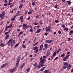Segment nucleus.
Masks as SVG:
<instances>
[{
    "instance_id": "nucleus-1",
    "label": "nucleus",
    "mask_w": 73,
    "mask_h": 73,
    "mask_svg": "<svg viewBox=\"0 0 73 73\" xmlns=\"http://www.w3.org/2000/svg\"><path fill=\"white\" fill-rule=\"evenodd\" d=\"M42 60H41L40 61L41 64H42L43 62L45 63V58H46V56H42Z\"/></svg>"
},
{
    "instance_id": "nucleus-2",
    "label": "nucleus",
    "mask_w": 73,
    "mask_h": 73,
    "mask_svg": "<svg viewBox=\"0 0 73 73\" xmlns=\"http://www.w3.org/2000/svg\"><path fill=\"white\" fill-rule=\"evenodd\" d=\"M20 57H21V56L20 55L18 58V59L17 60V63L16 64V67L18 66L19 65V64L20 60V58H21Z\"/></svg>"
},
{
    "instance_id": "nucleus-3",
    "label": "nucleus",
    "mask_w": 73,
    "mask_h": 73,
    "mask_svg": "<svg viewBox=\"0 0 73 73\" xmlns=\"http://www.w3.org/2000/svg\"><path fill=\"white\" fill-rule=\"evenodd\" d=\"M10 42H11V44H14V43L15 42V40H13V39H11L7 43L9 44Z\"/></svg>"
},
{
    "instance_id": "nucleus-4",
    "label": "nucleus",
    "mask_w": 73,
    "mask_h": 73,
    "mask_svg": "<svg viewBox=\"0 0 73 73\" xmlns=\"http://www.w3.org/2000/svg\"><path fill=\"white\" fill-rule=\"evenodd\" d=\"M8 65V63H6L5 64H3L1 66V69H3L5 67H6Z\"/></svg>"
},
{
    "instance_id": "nucleus-5",
    "label": "nucleus",
    "mask_w": 73,
    "mask_h": 73,
    "mask_svg": "<svg viewBox=\"0 0 73 73\" xmlns=\"http://www.w3.org/2000/svg\"><path fill=\"white\" fill-rule=\"evenodd\" d=\"M45 42H47V43H48V44H49V43H50L52 42V40H45Z\"/></svg>"
},
{
    "instance_id": "nucleus-6",
    "label": "nucleus",
    "mask_w": 73,
    "mask_h": 73,
    "mask_svg": "<svg viewBox=\"0 0 73 73\" xmlns=\"http://www.w3.org/2000/svg\"><path fill=\"white\" fill-rule=\"evenodd\" d=\"M43 48V45H40V48L39 49V51H41V50H42Z\"/></svg>"
},
{
    "instance_id": "nucleus-7",
    "label": "nucleus",
    "mask_w": 73,
    "mask_h": 73,
    "mask_svg": "<svg viewBox=\"0 0 73 73\" xmlns=\"http://www.w3.org/2000/svg\"><path fill=\"white\" fill-rule=\"evenodd\" d=\"M46 32H50V29H48V27H46Z\"/></svg>"
},
{
    "instance_id": "nucleus-8",
    "label": "nucleus",
    "mask_w": 73,
    "mask_h": 73,
    "mask_svg": "<svg viewBox=\"0 0 73 73\" xmlns=\"http://www.w3.org/2000/svg\"><path fill=\"white\" fill-rule=\"evenodd\" d=\"M45 68H46V67H44L42 68L40 70V72H42V71H43V70H44V69H45Z\"/></svg>"
},
{
    "instance_id": "nucleus-9",
    "label": "nucleus",
    "mask_w": 73,
    "mask_h": 73,
    "mask_svg": "<svg viewBox=\"0 0 73 73\" xmlns=\"http://www.w3.org/2000/svg\"><path fill=\"white\" fill-rule=\"evenodd\" d=\"M20 13V11H17V14H16V16H19V13Z\"/></svg>"
},
{
    "instance_id": "nucleus-10",
    "label": "nucleus",
    "mask_w": 73,
    "mask_h": 73,
    "mask_svg": "<svg viewBox=\"0 0 73 73\" xmlns=\"http://www.w3.org/2000/svg\"><path fill=\"white\" fill-rule=\"evenodd\" d=\"M71 68V65H69L68 67H67V70H69V69H70Z\"/></svg>"
},
{
    "instance_id": "nucleus-11",
    "label": "nucleus",
    "mask_w": 73,
    "mask_h": 73,
    "mask_svg": "<svg viewBox=\"0 0 73 73\" xmlns=\"http://www.w3.org/2000/svg\"><path fill=\"white\" fill-rule=\"evenodd\" d=\"M38 47H37L36 46H35L33 48V49L34 50H36L37 49H38Z\"/></svg>"
},
{
    "instance_id": "nucleus-12",
    "label": "nucleus",
    "mask_w": 73,
    "mask_h": 73,
    "mask_svg": "<svg viewBox=\"0 0 73 73\" xmlns=\"http://www.w3.org/2000/svg\"><path fill=\"white\" fill-rule=\"evenodd\" d=\"M44 47L45 48V49H48V44H44Z\"/></svg>"
},
{
    "instance_id": "nucleus-13",
    "label": "nucleus",
    "mask_w": 73,
    "mask_h": 73,
    "mask_svg": "<svg viewBox=\"0 0 73 73\" xmlns=\"http://www.w3.org/2000/svg\"><path fill=\"white\" fill-rule=\"evenodd\" d=\"M63 64L64 65H68L69 64L67 62H65L63 63Z\"/></svg>"
},
{
    "instance_id": "nucleus-14",
    "label": "nucleus",
    "mask_w": 73,
    "mask_h": 73,
    "mask_svg": "<svg viewBox=\"0 0 73 73\" xmlns=\"http://www.w3.org/2000/svg\"><path fill=\"white\" fill-rule=\"evenodd\" d=\"M0 46H2V47H3L5 46V44H4V43H1Z\"/></svg>"
},
{
    "instance_id": "nucleus-15",
    "label": "nucleus",
    "mask_w": 73,
    "mask_h": 73,
    "mask_svg": "<svg viewBox=\"0 0 73 73\" xmlns=\"http://www.w3.org/2000/svg\"><path fill=\"white\" fill-rule=\"evenodd\" d=\"M60 51H61V49L59 48L57 50V51L56 52V53H57V54H58V53H59V52H60Z\"/></svg>"
},
{
    "instance_id": "nucleus-16",
    "label": "nucleus",
    "mask_w": 73,
    "mask_h": 73,
    "mask_svg": "<svg viewBox=\"0 0 73 73\" xmlns=\"http://www.w3.org/2000/svg\"><path fill=\"white\" fill-rule=\"evenodd\" d=\"M23 19H24V17L23 16H21L19 18V20H23Z\"/></svg>"
},
{
    "instance_id": "nucleus-17",
    "label": "nucleus",
    "mask_w": 73,
    "mask_h": 73,
    "mask_svg": "<svg viewBox=\"0 0 73 73\" xmlns=\"http://www.w3.org/2000/svg\"><path fill=\"white\" fill-rule=\"evenodd\" d=\"M67 68V66H66L64 65L62 67V68L64 69H66Z\"/></svg>"
},
{
    "instance_id": "nucleus-18",
    "label": "nucleus",
    "mask_w": 73,
    "mask_h": 73,
    "mask_svg": "<svg viewBox=\"0 0 73 73\" xmlns=\"http://www.w3.org/2000/svg\"><path fill=\"white\" fill-rule=\"evenodd\" d=\"M35 53H38V49H37V50H35L34 51Z\"/></svg>"
},
{
    "instance_id": "nucleus-19",
    "label": "nucleus",
    "mask_w": 73,
    "mask_h": 73,
    "mask_svg": "<svg viewBox=\"0 0 73 73\" xmlns=\"http://www.w3.org/2000/svg\"><path fill=\"white\" fill-rule=\"evenodd\" d=\"M40 30L41 31V29H39L36 32L37 33H39L40 32Z\"/></svg>"
},
{
    "instance_id": "nucleus-20",
    "label": "nucleus",
    "mask_w": 73,
    "mask_h": 73,
    "mask_svg": "<svg viewBox=\"0 0 73 73\" xmlns=\"http://www.w3.org/2000/svg\"><path fill=\"white\" fill-rule=\"evenodd\" d=\"M65 56V54L64 53L61 55V56H60V57H64Z\"/></svg>"
},
{
    "instance_id": "nucleus-21",
    "label": "nucleus",
    "mask_w": 73,
    "mask_h": 73,
    "mask_svg": "<svg viewBox=\"0 0 73 73\" xmlns=\"http://www.w3.org/2000/svg\"><path fill=\"white\" fill-rule=\"evenodd\" d=\"M64 30L66 31H68V28L65 27L64 28Z\"/></svg>"
},
{
    "instance_id": "nucleus-22",
    "label": "nucleus",
    "mask_w": 73,
    "mask_h": 73,
    "mask_svg": "<svg viewBox=\"0 0 73 73\" xmlns=\"http://www.w3.org/2000/svg\"><path fill=\"white\" fill-rule=\"evenodd\" d=\"M23 6V5L22 4H21L19 7V8H20V9L21 8H22V7Z\"/></svg>"
},
{
    "instance_id": "nucleus-23",
    "label": "nucleus",
    "mask_w": 73,
    "mask_h": 73,
    "mask_svg": "<svg viewBox=\"0 0 73 73\" xmlns=\"http://www.w3.org/2000/svg\"><path fill=\"white\" fill-rule=\"evenodd\" d=\"M9 35H7L5 36V39H7L9 37Z\"/></svg>"
},
{
    "instance_id": "nucleus-24",
    "label": "nucleus",
    "mask_w": 73,
    "mask_h": 73,
    "mask_svg": "<svg viewBox=\"0 0 73 73\" xmlns=\"http://www.w3.org/2000/svg\"><path fill=\"white\" fill-rule=\"evenodd\" d=\"M22 46L23 48H26V46H25V45H24L23 44H22Z\"/></svg>"
},
{
    "instance_id": "nucleus-25",
    "label": "nucleus",
    "mask_w": 73,
    "mask_h": 73,
    "mask_svg": "<svg viewBox=\"0 0 73 73\" xmlns=\"http://www.w3.org/2000/svg\"><path fill=\"white\" fill-rule=\"evenodd\" d=\"M24 67V66L22 64L20 66V69H21L22 68H23Z\"/></svg>"
},
{
    "instance_id": "nucleus-26",
    "label": "nucleus",
    "mask_w": 73,
    "mask_h": 73,
    "mask_svg": "<svg viewBox=\"0 0 73 73\" xmlns=\"http://www.w3.org/2000/svg\"><path fill=\"white\" fill-rule=\"evenodd\" d=\"M56 53H57V52H55L53 54V56H56Z\"/></svg>"
},
{
    "instance_id": "nucleus-27",
    "label": "nucleus",
    "mask_w": 73,
    "mask_h": 73,
    "mask_svg": "<svg viewBox=\"0 0 73 73\" xmlns=\"http://www.w3.org/2000/svg\"><path fill=\"white\" fill-rule=\"evenodd\" d=\"M67 3H68V4L69 5H70V4H71V2H70V1H67Z\"/></svg>"
},
{
    "instance_id": "nucleus-28",
    "label": "nucleus",
    "mask_w": 73,
    "mask_h": 73,
    "mask_svg": "<svg viewBox=\"0 0 73 73\" xmlns=\"http://www.w3.org/2000/svg\"><path fill=\"white\" fill-rule=\"evenodd\" d=\"M44 72L45 73H48V72H49V70H45Z\"/></svg>"
},
{
    "instance_id": "nucleus-29",
    "label": "nucleus",
    "mask_w": 73,
    "mask_h": 73,
    "mask_svg": "<svg viewBox=\"0 0 73 73\" xmlns=\"http://www.w3.org/2000/svg\"><path fill=\"white\" fill-rule=\"evenodd\" d=\"M16 70V69L15 68H14L13 70H11V73H13L14 71Z\"/></svg>"
},
{
    "instance_id": "nucleus-30",
    "label": "nucleus",
    "mask_w": 73,
    "mask_h": 73,
    "mask_svg": "<svg viewBox=\"0 0 73 73\" xmlns=\"http://www.w3.org/2000/svg\"><path fill=\"white\" fill-rule=\"evenodd\" d=\"M70 55H66L65 56V57L67 58H68H68H69V56H70Z\"/></svg>"
},
{
    "instance_id": "nucleus-31",
    "label": "nucleus",
    "mask_w": 73,
    "mask_h": 73,
    "mask_svg": "<svg viewBox=\"0 0 73 73\" xmlns=\"http://www.w3.org/2000/svg\"><path fill=\"white\" fill-rule=\"evenodd\" d=\"M25 1V0H22L20 1L21 3H24Z\"/></svg>"
},
{
    "instance_id": "nucleus-32",
    "label": "nucleus",
    "mask_w": 73,
    "mask_h": 73,
    "mask_svg": "<svg viewBox=\"0 0 73 73\" xmlns=\"http://www.w3.org/2000/svg\"><path fill=\"white\" fill-rule=\"evenodd\" d=\"M16 16H15L13 18H12V21H14L15 19V18H16Z\"/></svg>"
},
{
    "instance_id": "nucleus-33",
    "label": "nucleus",
    "mask_w": 73,
    "mask_h": 73,
    "mask_svg": "<svg viewBox=\"0 0 73 73\" xmlns=\"http://www.w3.org/2000/svg\"><path fill=\"white\" fill-rule=\"evenodd\" d=\"M33 65L34 66H35V68H36V66H37V64L35 63L33 64Z\"/></svg>"
},
{
    "instance_id": "nucleus-34",
    "label": "nucleus",
    "mask_w": 73,
    "mask_h": 73,
    "mask_svg": "<svg viewBox=\"0 0 73 73\" xmlns=\"http://www.w3.org/2000/svg\"><path fill=\"white\" fill-rule=\"evenodd\" d=\"M26 26H27V24H24L23 25V27L24 28H25V27H26Z\"/></svg>"
},
{
    "instance_id": "nucleus-35",
    "label": "nucleus",
    "mask_w": 73,
    "mask_h": 73,
    "mask_svg": "<svg viewBox=\"0 0 73 73\" xmlns=\"http://www.w3.org/2000/svg\"><path fill=\"white\" fill-rule=\"evenodd\" d=\"M55 22L56 23H59V21L58 20H56L55 21Z\"/></svg>"
},
{
    "instance_id": "nucleus-36",
    "label": "nucleus",
    "mask_w": 73,
    "mask_h": 73,
    "mask_svg": "<svg viewBox=\"0 0 73 73\" xmlns=\"http://www.w3.org/2000/svg\"><path fill=\"white\" fill-rule=\"evenodd\" d=\"M35 4H36L35 3V2H33L32 3V5H33V6H35Z\"/></svg>"
},
{
    "instance_id": "nucleus-37",
    "label": "nucleus",
    "mask_w": 73,
    "mask_h": 73,
    "mask_svg": "<svg viewBox=\"0 0 73 73\" xmlns=\"http://www.w3.org/2000/svg\"><path fill=\"white\" fill-rule=\"evenodd\" d=\"M37 44H38V42H36L35 44L33 45V46H36V45H37Z\"/></svg>"
},
{
    "instance_id": "nucleus-38",
    "label": "nucleus",
    "mask_w": 73,
    "mask_h": 73,
    "mask_svg": "<svg viewBox=\"0 0 73 73\" xmlns=\"http://www.w3.org/2000/svg\"><path fill=\"white\" fill-rule=\"evenodd\" d=\"M9 33L8 32H5V36L7 35H8Z\"/></svg>"
},
{
    "instance_id": "nucleus-39",
    "label": "nucleus",
    "mask_w": 73,
    "mask_h": 73,
    "mask_svg": "<svg viewBox=\"0 0 73 73\" xmlns=\"http://www.w3.org/2000/svg\"><path fill=\"white\" fill-rule=\"evenodd\" d=\"M69 33H73V31L71 30L70 31Z\"/></svg>"
},
{
    "instance_id": "nucleus-40",
    "label": "nucleus",
    "mask_w": 73,
    "mask_h": 73,
    "mask_svg": "<svg viewBox=\"0 0 73 73\" xmlns=\"http://www.w3.org/2000/svg\"><path fill=\"white\" fill-rule=\"evenodd\" d=\"M30 70H31V68H29L27 69V72H29V71Z\"/></svg>"
},
{
    "instance_id": "nucleus-41",
    "label": "nucleus",
    "mask_w": 73,
    "mask_h": 73,
    "mask_svg": "<svg viewBox=\"0 0 73 73\" xmlns=\"http://www.w3.org/2000/svg\"><path fill=\"white\" fill-rule=\"evenodd\" d=\"M29 31H30V32H32V31H33V29L32 28L31 29H30L29 30Z\"/></svg>"
},
{
    "instance_id": "nucleus-42",
    "label": "nucleus",
    "mask_w": 73,
    "mask_h": 73,
    "mask_svg": "<svg viewBox=\"0 0 73 73\" xmlns=\"http://www.w3.org/2000/svg\"><path fill=\"white\" fill-rule=\"evenodd\" d=\"M36 18H37V19H38V18H39V15H37L36 16Z\"/></svg>"
},
{
    "instance_id": "nucleus-43",
    "label": "nucleus",
    "mask_w": 73,
    "mask_h": 73,
    "mask_svg": "<svg viewBox=\"0 0 73 73\" xmlns=\"http://www.w3.org/2000/svg\"><path fill=\"white\" fill-rule=\"evenodd\" d=\"M58 6V5H56L55 8H57V6Z\"/></svg>"
},
{
    "instance_id": "nucleus-44",
    "label": "nucleus",
    "mask_w": 73,
    "mask_h": 73,
    "mask_svg": "<svg viewBox=\"0 0 73 73\" xmlns=\"http://www.w3.org/2000/svg\"><path fill=\"white\" fill-rule=\"evenodd\" d=\"M19 43H18L17 44H16L15 45V48H16V47L17 46H18L19 45Z\"/></svg>"
},
{
    "instance_id": "nucleus-45",
    "label": "nucleus",
    "mask_w": 73,
    "mask_h": 73,
    "mask_svg": "<svg viewBox=\"0 0 73 73\" xmlns=\"http://www.w3.org/2000/svg\"><path fill=\"white\" fill-rule=\"evenodd\" d=\"M1 16V19H3V17H4L5 16V15H3L2 14V15Z\"/></svg>"
},
{
    "instance_id": "nucleus-46",
    "label": "nucleus",
    "mask_w": 73,
    "mask_h": 73,
    "mask_svg": "<svg viewBox=\"0 0 73 73\" xmlns=\"http://www.w3.org/2000/svg\"><path fill=\"white\" fill-rule=\"evenodd\" d=\"M13 6H14V5L13 4L10 5V8H12V7H13Z\"/></svg>"
},
{
    "instance_id": "nucleus-47",
    "label": "nucleus",
    "mask_w": 73,
    "mask_h": 73,
    "mask_svg": "<svg viewBox=\"0 0 73 73\" xmlns=\"http://www.w3.org/2000/svg\"><path fill=\"white\" fill-rule=\"evenodd\" d=\"M38 24L37 23H34L35 25H38Z\"/></svg>"
},
{
    "instance_id": "nucleus-48",
    "label": "nucleus",
    "mask_w": 73,
    "mask_h": 73,
    "mask_svg": "<svg viewBox=\"0 0 73 73\" xmlns=\"http://www.w3.org/2000/svg\"><path fill=\"white\" fill-rule=\"evenodd\" d=\"M58 57H57L56 58H55V59H54V61H55L56 60H57V59H58Z\"/></svg>"
},
{
    "instance_id": "nucleus-49",
    "label": "nucleus",
    "mask_w": 73,
    "mask_h": 73,
    "mask_svg": "<svg viewBox=\"0 0 73 73\" xmlns=\"http://www.w3.org/2000/svg\"><path fill=\"white\" fill-rule=\"evenodd\" d=\"M23 32L22 31H21L19 33V35H22V34H23Z\"/></svg>"
},
{
    "instance_id": "nucleus-50",
    "label": "nucleus",
    "mask_w": 73,
    "mask_h": 73,
    "mask_svg": "<svg viewBox=\"0 0 73 73\" xmlns=\"http://www.w3.org/2000/svg\"><path fill=\"white\" fill-rule=\"evenodd\" d=\"M49 54L48 53H47L46 54V56H49Z\"/></svg>"
},
{
    "instance_id": "nucleus-51",
    "label": "nucleus",
    "mask_w": 73,
    "mask_h": 73,
    "mask_svg": "<svg viewBox=\"0 0 73 73\" xmlns=\"http://www.w3.org/2000/svg\"><path fill=\"white\" fill-rule=\"evenodd\" d=\"M12 3L11 2H9L7 4V5H11Z\"/></svg>"
},
{
    "instance_id": "nucleus-52",
    "label": "nucleus",
    "mask_w": 73,
    "mask_h": 73,
    "mask_svg": "<svg viewBox=\"0 0 73 73\" xmlns=\"http://www.w3.org/2000/svg\"><path fill=\"white\" fill-rule=\"evenodd\" d=\"M62 28H64V27H65V25H62Z\"/></svg>"
},
{
    "instance_id": "nucleus-53",
    "label": "nucleus",
    "mask_w": 73,
    "mask_h": 73,
    "mask_svg": "<svg viewBox=\"0 0 73 73\" xmlns=\"http://www.w3.org/2000/svg\"><path fill=\"white\" fill-rule=\"evenodd\" d=\"M32 12L31 11H29L28 12V14H32Z\"/></svg>"
},
{
    "instance_id": "nucleus-54",
    "label": "nucleus",
    "mask_w": 73,
    "mask_h": 73,
    "mask_svg": "<svg viewBox=\"0 0 73 73\" xmlns=\"http://www.w3.org/2000/svg\"><path fill=\"white\" fill-rule=\"evenodd\" d=\"M58 33H59V34H61V32L60 31H58Z\"/></svg>"
},
{
    "instance_id": "nucleus-55",
    "label": "nucleus",
    "mask_w": 73,
    "mask_h": 73,
    "mask_svg": "<svg viewBox=\"0 0 73 73\" xmlns=\"http://www.w3.org/2000/svg\"><path fill=\"white\" fill-rule=\"evenodd\" d=\"M37 40V39L36 38H35L33 40V42H35V41H36Z\"/></svg>"
},
{
    "instance_id": "nucleus-56",
    "label": "nucleus",
    "mask_w": 73,
    "mask_h": 73,
    "mask_svg": "<svg viewBox=\"0 0 73 73\" xmlns=\"http://www.w3.org/2000/svg\"><path fill=\"white\" fill-rule=\"evenodd\" d=\"M23 66L25 65V63H23L22 64Z\"/></svg>"
},
{
    "instance_id": "nucleus-57",
    "label": "nucleus",
    "mask_w": 73,
    "mask_h": 73,
    "mask_svg": "<svg viewBox=\"0 0 73 73\" xmlns=\"http://www.w3.org/2000/svg\"><path fill=\"white\" fill-rule=\"evenodd\" d=\"M2 15H5V12H4V11H3L2 12Z\"/></svg>"
},
{
    "instance_id": "nucleus-58",
    "label": "nucleus",
    "mask_w": 73,
    "mask_h": 73,
    "mask_svg": "<svg viewBox=\"0 0 73 73\" xmlns=\"http://www.w3.org/2000/svg\"><path fill=\"white\" fill-rule=\"evenodd\" d=\"M44 64V63H42V64L40 66H41V67H42V66H44L43 65Z\"/></svg>"
},
{
    "instance_id": "nucleus-59",
    "label": "nucleus",
    "mask_w": 73,
    "mask_h": 73,
    "mask_svg": "<svg viewBox=\"0 0 73 73\" xmlns=\"http://www.w3.org/2000/svg\"><path fill=\"white\" fill-rule=\"evenodd\" d=\"M67 54H69V55H70V52H67Z\"/></svg>"
},
{
    "instance_id": "nucleus-60",
    "label": "nucleus",
    "mask_w": 73,
    "mask_h": 73,
    "mask_svg": "<svg viewBox=\"0 0 73 73\" xmlns=\"http://www.w3.org/2000/svg\"><path fill=\"white\" fill-rule=\"evenodd\" d=\"M8 27L7 26L6 28H5V30L7 31V29H8Z\"/></svg>"
},
{
    "instance_id": "nucleus-61",
    "label": "nucleus",
    "mask_w": 73,
    "mask_h": 73,
    "mask_svg": "<svg viewBox=\"0 0 73 73\" xmlns=\"http://www.w3.org/2000/svg\"><path fill=\"white\" fill-rule=\"evenodd\" d=\"M45 36H47L48 35V33H46L44 34Z\"/></svg>"
},
{
    "instance_id": "nucleus-62",
    "label": "nucleus",
    "mask_w": 73,
    "mask_h": 73,
    "mask_svg": "<svg viewBox=\"0 0 73 73\" xmlns=\"http://www.w3.org/2000/svg\"><path fill=\"white\" fill-rule=\"evenodd\" d=\"M68 41H70V38H68Z\"/></svg>"
},
{
    "instance_id": "nucleus-63",
    "label": "nucleus",
    "mask_w": 73,
    "mask_h": 73,
    "mask_svg": "<svg viewBox=\"0 0 73 73\" xmlns=\"http://www.w3.org/2000/svg\"><path fill=\"white\" fill-rule=\"evenodd\" d=\"M48 28L49 29H50V28H51V26H50L49 25L48 27Z\"/></svg>"
},
{
    "instance_id": "nucleus-64",
    "label": "nucleus",
    "mask_w": 73,
    "mask_h": 73,
    "mask_svg": "<svg viewBox=\"0 0 73 73\" xmlns=\"http://www.w3.org/2000/svg\"><path fill=\"white\" fill-rule=\"evenodd\" d=\"M40 24H42V21H40Z\"/></svg>"
}]
</instances>
